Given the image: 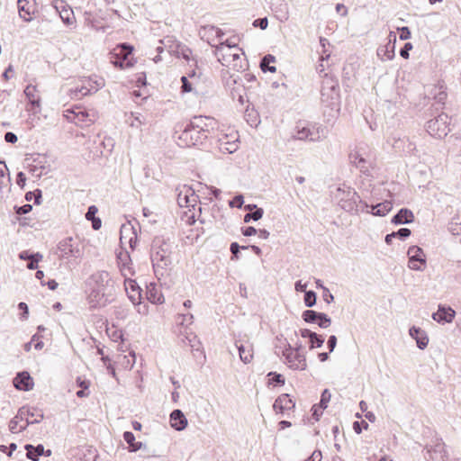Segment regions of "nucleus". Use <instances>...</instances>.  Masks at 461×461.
Returning a JSON list of instances; mask_svg holds the SVG:
<instances>
[{
    "instance_id": "nucleus-1",
    "label": "nucleus",
    "mask_w": 461,
    "mask_h": 461,
    "mask_svg": "<svg viewBox=\"0 0 461 461\" xmlns=\"http://www.w3.org/2000/svg\"><path fill=\"white\" fill-rule=\"evenodd\" d=\"M88 285L90 308L104 307L113 301L114 282L107 271H97L90 276Z\"/></svg>"
},
{
    "instance_id": "nucleus-2",
    "label": "nucleus",
    "mask_w": 461,
    "mask_h": 461,
    "mask_svg": "<svg viewBox=\"0 0 461 461\" xmlns=\"http://www.w3.org/2000/svg\"><path fill=\"white\" fill-rule=\"evenodd\" d=\"M207 121H211V118L194 116L185 125L180 126V133L177 136L178 144L185 147L203 144L209 134Z\"/></svg>"
},
{
    "instance_id": "nucleus-3",
    "label": "nucleus",
    "mask_w": 461,
    "mask_h": 461,
    "mask_svg": "<svg viewBox=\"0 0 461 461\" xmlns=\"http://www.w3.org/2000/svg\"><path fill=\"white\" fill-rule=\"evenodd\" d=\"M173 244L164 237H155L151 244L150 259L158 279L168 275L172 265Z\"/></svg>"
},
{
    "instance_id": "nucleus-4",
    "label": "nucleus",
    "mask_w": 461,
    "mask_h": 461,
    "mask_svg": "<svg viewBox=\"0 0 461 461\" xmlns=\"http://www.w3.org/2000/svg\"><path fill=\"white\" fill-rule=\"evenodd\" d=\"M321 103L330 108L331 111L338 112L340 105L339 81L333 76L325 74L321 82Z\"/></svg>"
},
{
    "instance_id": "nucleus-5",
    "label": "nucleus",
    "mask_w": 461,
    "mask_h": 461,
    "mask_svg": "<svg viewBox=\"0 0 461 461\" xmlns=\"http://www.w3.org/2000/svg\"><path fill=\"white\" fill-rule=\"evenodd\" d=\"M27 407L23 406L18 410L17 414L9 422V430L12 433L21 432L31 424L40 423L43 419V413L41 411L38 414Z\"/></svg>"
},
{
    "instance_id": "nucleus-6",
    "label": "nucleus",
    "mask_w": 461,
    "mask_h": 461,
    "mask_svg": "<svg viewBox=\"0 0 461 461\" xmlns=\"http://www.w3.org/2000/svg\"><path fill=\"white\" fill-rule=\"evenodd\" d=\"M448 124V115L445 113H441L434 119L426 122V131L430 136L442 139L449 132Z\"/></svg>"
},
{
    "instance_id": "nucleus-7",
    "label": "nucleus",
    "mask_w": 461,
    "mask_h": 461,
    "mask_svg": "<svg viewBox=\"0 0 461 461\" xmlns=\"http://www.w3.org/2000/svg\"><path fill=\"white\" fill-rule=\"evenodd\" d=\"M282 355L285 364L292 370L303 371L307 368L306 356L303 352H294L290 343L286 341Z\"/></svg>"
},
{
    "instance_id": "nucleus-8",
    "label": "nucleus",
    "mask_w": 461,
    "mask_h": 461,
    "mask_svg": "<svg viewBox=\"0 0 461 461\" xmlns=\"http://www.w3.org/2000/svg\"><path fill=\"white\" fill-rule=\"evenodd\" d=\"M424 457L428 461H448L446 445L441 438H434L424 447Z\"/></svg>"
},
{
    "instance_id": "nucleus-9",
    "label": "nucleus",
    "mask_w": 461,
    "mask_h": 461,
    "mask_svg": "<svg viewBox=\"0 0 461 461\" xmlns=\"http://www.w3.org/2000/svg\"><path fill=\"white\" fill-rule=\"evenodd\" d=\"M344 196L339 200L340 207L348 212H358V203L365 207H367L366 203L363 202L360 199V196L354 190H348L347 192L343 191Z\"/></svg>"
},
{
    "instance_id": "nucleus-10",
    "label": "nucleus",
    "mask_w": 461,
    "mask_h": 461,
    "mask_svg": "<svg viewBox=\"0 0 461 461\" xmlns=\"http://www.w3.org/2000/svg\"><path fill=\"white\" fill-rule=\"evenodd\" d=\"M408 267L416 271H423L427 266L423 249L418 246H411L407 251Z\"/></svg>"
},
{
    "instance_id": "nucleus-11",
    "label": "nucleus",
    "mask_w": 461,
    "mask_h": 461,
    "mask_svg": "<svg viewBox=\"0 0 461 461\" xmlns=\"http://www.w3.org/2000/svg\"><path fill=\"white\" fill-rule=\"evenodd\" d=\"M303 320L307 323H316L320 328L327 329L331 324V319L324 312L313 310H305L302 314Z\"/></svg>"
},
{
    "instance_id": "nucleus-12",
    "label": "nucleus",
    "mask_w": 461,
    "mask_h": 461,
    "mask_svg": "<svg viewBox=\"0 0 461 461\" xmlns=\"http://www.w3.org/2000/svg\"><path fill=\"white\" fill-rule=\"evenodd\" d=\"M198 200L199 196L195 194L191 187L186 185H184L177 194V203L180 207L193 208L194 210Z\"/></svg>"
},
{
    "instance_id": "nucleus-13",
    "label": "nucleus",
    "mask_w": 461,
    "mask_h": 461,
    "mask_svg": "<svg viewBox=\"0 0 461 461\" xmlns=\"http://www.w3.org/2000/svg\"><path fill=\"white\" fill-rule=\"evenodd\" d=\"M72 238H66L59 241L58 245V256L61 258H68L69 257L77 258L80 255L78 249H75Z\"/></svg>"
},
{
    "instance_id": "nucleus-14",
    "label": "nucleus",
    "mask_w": 461,
    "mask_h": 461,
    "mask_svg": "<svg viewBox=\"0 0 461 461\" xmlns=\"http://www.w3.org/2000/svg\"><path fill=\"white\" fill-rule=\"evenodd\" d=\"M388 42L384 46H381L377 49V56L382 59L391 60L394 58V50L396 42V34L393 32H390L387 37Z\"/></svg>"
},
{
    "instance_id": "nucleus-15",
    "label": "nucleus",
    "mask_w": 461,
    "mask_h": 461,
    "mask_svg": "<svg viewBox=\"0 0 461 461\" xmlns=\"http://www.w3.org/2000/svg\"><path fill=\"white\" fill-rule=\"evenodd\" d=\"M125 291L128 294V298L134 304H140L141 299V289L137 282L131 278H125L124 280Z\"/></svg>"
},
{
    "instance_id": "nucleus-16",
    "label": "nucleus",
    "mask_w": 461,
    "mask_h": 461,
    "mask_svg": "<svg viewBox=\"0 0 461 461\" xmlns=\"http://www.w3.org/2000/svg\"><path fill=\"white\" fill-rule=\"evenodd\" d=\"M14 386L20 391L28 392L33 387V380L26 371L19 372L14 378Z\"/></svg>"
},
{
    "instance_id": "nucleus-17",
    "label": "nucleus",
    "mask_w": 461,
    "mask_h": 461,
    "mask_svg": "<svg viewBox=\"0 0 461 461\" xmlns=\"http://www.w3.org/2000/svg\"><path fill=\"white\" fill-rule=\"evenodd\" d=\"M35 11L34 0H18L19 15L25 22L32 20V14H34Z\"/></svg>"
},
{
    "instance_id": "nucleus-18",
    "label": "nucleus",
    "mask_w": 461,
    "mask_h": 461,
    "mask_svg": "<svg viewBox=\"0 0 461 461\" xmlns=\"http://www.w3.org/2000/svg\"><path fill=\"white\" fill-rule=\"evenodd\" d=\"M295 406V402L290 398L289 394L283 393L279 395L273 405L276 413H284L285 411L292 410Z\"/></svg>"
},
{
    "instance_id": "nucleus-19",
    "label": "nucleus",
    "mask_w": 461,
    "mask_h": 461,
    "mask_svg": "<svg viewBox=\"0 0 461 461\" xmlns=\"http://www.w3.org/2000/svg\"><path fill=\"white\" fill-rule=\"evenodd\" d=\"M455 314V311L450 307L439 305L438 311L432 313V319L438 323L445 324L451 322Z\"/></svg>"
},
{
    "instance_id": "nucleus-20",
    "label": "nucleus",
    "mask_w": 461,
    "mask_h": 461,
    "mask_svg": "<svg viewBox=\"0 0 461 461\" xmlns=\"http://www.w3.org/2000/svg\"><path fill=\"white\" fill-rule=\"evenodd\" d=\"M116 258H117V263H118V266H119L120 270L122 272V275L123 276H125V277L128 275L133 276L134 275V271L132 270V268L131 267V260L129 252L128 251L120 252V253L117 254Z\"/></svg>"
},
{
    "instance_id": "nucleus-21",
    "label": "nucleus",
    "mask_w": 461,
    "mask_h": 461,
    "mask_svg": "<svg viewBox=\"0 0 461 461\" xmlns=\"http://www.w3.org/2000/svg\"><path fill=\"white\" fill-rule=\"evenodd\" d=\"M24 95L31 105V107L27 108V110L30 112H32L33 113H36L37 111L35 110V108H40V103H41V98L37 95L36 86H34L32 85L27 86L26 88L24 89Z\"/></svg>"
},
{
    "instance_id": "nucleus-22",
    "label": "nucleus",
    "mask_w": 461,
    "mask_h": 461,
    "mask_svg": "<svg viewBox=\"0 0 461 461\" xmlns=\"http://www.w3.org/2000/svg\"><path fill=\"white\" fill-rule=\"evenodd\" d=\"M409 334L413 339H415L417 347L420 349H424L427 348L429 338L423 330L419 327L412 326L409 330Z\"/></svg>"
},
{
    "instance_id": "nucleus-23",
    "label": "nucleus",
    "mask_w": 461,
    "mask_h": 461,
    "mask_svg": "<svg viewBox=\"0 0 461 461\" xmlns=\"http://www.w3.org/2000/svg\"><path fill=\"white\" fill-rule=\"evenodd\" d=\"M171 427L181 431L187 426V420L181 410H174L170 414Z\"/></svg>"
},
{
    "instance_id": "nucleus-24",
    "label": "nucleus",
    "mask_w": 461,
    "mask_h": 461,
    "mask_svg": "<svg viewBox=\"0 0 461 461\" xmlns=\"http://www.w3.org/2000/svg\"><path fill=\"white\" fill-rule=\"evenodd\" d=\"M104 86V80L102 77H99L95 86L92 85V77H89L87 80L84 81V84L80 86L79 92L81 96H85L93 93L97 92L99 89Z\"/></svg>"
},
{
    "instance_id": "nucleus-25",
    "label": "nucleus",
    "mask_w": 461,
    "mask_h": 461,
    "mask_svg": "<svg viewBox=\"0 0 461 461\" xmlns=\"http://www.w3.org/2000/svg\"><path fill=\"white\" fill-rule=\"evenodd\" d=\"M85 23L95 31H104L105 27L103 24L104 18L98 14L86 12L84 14Z\"/></svg>"
},
{
    "instance_id": "nucleus-26",
    "label": "nucleus",
    "mask_w": 461,
    "mask_h": 461,
    "mask_svg": "<svg viewBox=\"0 0 461 461\" xmlns=\"http://www.w3.org/2000/svg\"><path fill=\"white\" fill-rule=\"evenodd\" d=\"M413 221H414L413 212L407 208H402L398 211V212L395 215H393V217L391 220V222L395 225H401V224L411 223Z\"/></svg>"
},
{
    "instance_id": "nucleus-27",
    "label": "nucleus",
    "mask_w": 461,
    "mask_h": 461,
    "mask_svg": "<svg viewBox=\"0 0 461 461\" xmlns=\"http://www.w3.org/2000/svg\"><path fill=\"white\" fill-rule=\"evenodd\" d=\"M294 138L300 140H308L310 141H318L321 139L318 131H313L308 127L298 128Z\"/></svg>"
},
{
    "instance_id": "nucleus-28",
    "label": "nucleus",
    "mask_w": 461,
    "mask_h": 461,
    "mask_svg": "<svg viewBox=\"0 0 461 461\" xmlns=\"http://www.w3.org/2000/svg\"><path fill=\"white\" fill-rule=\"evenodd\" d=\"M214 31H215V26L204 25L199 29L198 33H199L200 38L203 41H207L208 44L211 45L212 47H215L216 45L214 44Z\"/></svg>"
},
{
    "instance_id": "nucleus-29",
    "label": "nucleus",
    "mask_w": 461,
    "mask_h": 461,
    "mask_svg": "<svg viewBox=\"0 0 461 461\" xmlns=\"http://www.w3.org/2000/svg\"><path fill=\"white\" fill-rule=\"evenodd\" d=\"M24 448L26 450V456L32 461H38L42 453H44V446L42 444L37 446L26 444Z\"/></svg>"
},
{
    "instance_id": "nucleus-30",
    "label": "nucleus",
    "mask_w": 461,
    "mask_h": 461,
    "mask_svg": "<svg viewBox=\"0 0 461 461\" xmlns=\"http://www.w3.org/2000/svg\"><path fill=\"white\" fill-rule=\"evenodd\" d=\"M240 360L245 363H250L253 359V348L251 345H244L236 343Z\"/></svg>"
},
{
    "instance_id": "nucleus-31",
    "label": "nucleus",
    "mask_w": 461,
    "mask_h": 461,
    "mask_svg": "<svg viewBox=\"0 0 461 461\" xmlns=\"http://www.w3.org/2000/svg\"><path fill=\"white\" fill-rule=\"evenodd\" d=\"M237 44L235 42L230 41V40H226L225 41L220 42L219 45L215 46V55L218 58L219 61H227L226 55L223 53L225 48L228 50H230L232 48H236Z\"/></svg>"
},
{
    "instance_id": "nucleus-32",
    "label": "nucleus",
    "mask_w": 461,
    "mask_h": 461,
    "mask_svg": "<svg viewBox=\"0 0 461 461\" xmlns=\"http://www.w3.org/2000/svg\"><path fill=\"white\" fill-rule=\"evenodd\" d=\"M147 298L151 303L154 304H161L164 303L163 294L159 290L156 288V286L152 285L147 287Z\"/></svg>"
},
{
    "instance_id": "nucleus-33",
    "label": "nucleus",
    "mask_w": 461,
    "mask_h": 461,
    "mask_svg": "<svg viewBox=\"0 0 461 461\" xmlns=\"http://www.w3.org/2000/svg\"><path fill=\"white\" fill-rule=\"evenodd\" d=\"M56 9L59 11V16L65 24H67V25L74 24V23L76 22V18L74 15V12L71 8H69V7L67 8L66 6H62L61 10H59V7L58 5H56Z\"/></svg>"
},
{
    "instance_id": "nucleus-34",
    "label": "nucleus",
    "mask_w": 461,
    "mask_h": 461,
    "mask_svg": "<svg viewBox=\"0 0 461 461\" xmlns=\"http://www.w3.org/2000/svg\"><path fill=\"white\" fill-rule=\"evenodd\" d=\"M393 208L392 203L389 201H384L372 207V214L375 216H384L386 215Z\"/></svg>"
},
{
    "instance_id": "nucleus-35",
    "label": "nucleus",
    "mask_w": 461,
    "mask_h": 461,
    "mask_svg": "<svg viewBox=\"0 0 461 461\" xmlns=\"http://www.w3.org/2000/svg\"><path fill=\"white\" fill-rule=\"evenodd\" d=\"M134 231V227L130 223L122 225L120 230V243L122 246L126 244L129 237L133 234Z\"/></svg>"
},
{
    "instance_id": "nucleus-36",
    "label": "nucleus",
    "mask_w": 461,
    "mask_h": 461,
    "mask_svg": "<svg viewBox=\"0 0 461 461\" xmlns=\"http://www.w3.org/2000/svg\"><path fill=\"white\" fill-rule=\"evenodd\" d=\"M114 56H115L114 59L112 60V63L117 68H131L134 64L132 62V58L123 59L122 57L117 55L116 53H114Z\"/></svg>"
},
{
    "instance_id": "nucleus-37",
    "label": "nucleus",
    "mask_w": 461,
    "mask_h": 461,
    "mask_svg": "<svg viewBox=\"0 0 461 461\" xmlns=\"http://www.w3.org/2000/svg\"><path fill=\"white\" fill-rule=\"evenodd\" d=\"M133 47L129 43H121L114 50L117 55L122 57L123 59L131 58V55L133 51Z\"/></svg>"
},
{
    "instance_id": "nucleus-38",
    "label": "nucleus",
    "mask_w": 461,
    "mask_h": 461,
    "mask_svg": "<svg viewBox=\"0 0 461 461\" xmlns=\"http://www.w3.org/2000/svg\"><path fill=\"white\" fill-rule=\"evenodd\" d=\"M267 376L270 377L268 380V384L273 386H283L285 383V379L283 375L276 372H269Z\"/></svg>"
},
{
    "instance_id": "nucleus-39",
    "label": "nucleus",
    "mask_w": 461,
    "mask_h": 461,
    "mask_svg": "<svg viewBox=\"0 0 461 461\" xmlns=\"http://www.w3.org/2000/svg\"><path fill=\"white\" fill-rule=\"evenodd\" d=\"M350 158L352 159V163H354V165L359 168L361 172L364 174L368 173L367 161L363 157L356 154L354 156H350Z\"/></svg>"
},
{
    "instance_id": "nucleus-40",
    "label": "nucleus",
    "mask_w": 461,
    "mask_h": 461,
    "mask_svg": "<svg viewBox=\"0 0 461 461\" xmlns=\"http://www.w3.org/2000/svg\"><path fill=\"white\" fill-rule=\"evenodd\" d=\"M324 341H325V339L322 335H320V334H317L316 332H314L313 336L311 337V339H309L310 349L322 347Z\"/></svg>"
},
{
    "instance_id": "nucleus-41",
    "label": "nucleus",
    "mask_w": 461,
    "mask_h": 461,
    "mask_svg": "<svg viewBox=\"0 0 461 461\" xmlns=\"http://www.w3.org/2000/svg\"><path fill=\"white\" fill-rule=\"evenodd\" d=\"M317 295L314 291L309 290L308 292L304 293V304L305 306L311 308L313 307L316 304Z\"/></svg>"
},
{
    "instance_id": "nucleus-42",
    "label": "nucleus",
    "mask_w": 461,
    "mask_h": 461,
    "mask_svg": "<svg viewBox=\"0 0 461 461\" xmlns=\"http://www.w3.org/2000/svg\"><path fill=\"white\" fill-rule=\"evenodd\" d=\"M331 393L329 389H324L321 395L320 407L321 410H325L328 407V403L330 401Z\"/></svg>"
},
{
    "instance_id": "nucleus-43",
    "label": "nucleus",
    "mask_w": 461,
    "mask_h": 461,
    "mask_svg": "<svg viewBox=\"0 0 461 461\" xmlns=\"http://www.w3.org/2000/svg\"><path fill=\"white\" fill-rule=\"evenodd\" d=\"M75 115L77 120L76 123L84 122L86 126H88L94 122V120L90 118L89 114L86 112H79Z\"/></svg>"
},
{
    "instance_id": "nucleus-44",
    "label": "nucleus",
    "mask_w": 461,
    "mask_h": 461,
    "mask_svg": "<svg viewBox=\"0 0 461 461\" xmlns=\"http://www.w3.org/2000/svg\"><path fill=\"white\" fill-rule=\"evenodd\" d=\"M25 199L27 201L33 200L35 204H40L41 200V191L40 189H36L34 192H27Z\"/></svg>"
},
{
    "instance_id": "nucleus-45",
    "label": "nucleus",
    "mask_w": 461,
    "mask_h": 461,
    "mask_svg": "<svg viewBox=\"0 0 461 461\" xmlns=\"http://www.w3.org/2000/svg\"><path fill=\"white\" fill-rule=\"evenodd\" d=\"M447 93L443 87V86H439V90L437 94H435L434 99L437 104L443 105L447 99Z\"/></svg>"
},
{
    "instance_id": "nucleus-46",
    "label": "nucleus",
    "mask_w": 461,
    "mask_h": 461,
    "mask_svg": "<svg viewBox=\"0 0 461 461\" xmlns=\"http://www.w3.org/2000/svg\"><path fill=\"white\" fill-rule=\"evenodd\" d=\"M42 258V255L40 253H34V257H32L28 264L27 267L31 270H34L38 268L39 261Z\"/></svg>"
},
{
    "instance_id": "nucleus-47",
    "label": "nucleus",
    "mask_w": 461,
    "mask_h": 461,
    "mask_svg": "<svg viewBox=\"0 0 461 461\" xmlns=\"http://www.w3.org/2000/svg\"><path fill=\"white\" fill-rule=\"evenodd\" d=\"M238 148V145L235 142H224L221 143V150L223 152H227L229 154L233 153Z\"/></svg>"
},
{
    "instance_id": "nucleus-48",
    "label": "nucleus",
    "mask_w": 461,
    "mask_h": 461,
    "mask_svg": "<svg viewBox=\"0 0 461 461\" xmlns=\"http://www.w3.org/2000/svg\"><path fill=\"white\" fill-rule=\"evenodd\" d=\"M393 233L395 234V238L404 240L405 239L410 237L411 231L408 228H401L397 231H393Z\"/></svg>"
},
{
    "instance_id": "nucleus-49",
    "label": "nucleus",
    "mask_w": 461,
    "mask_h": 461,
    "mask_svg": "<svg viewBox=\"0 0 461 461\" xmlns=\"http://www.w3.org/2000/svg\"><path fill=\"white\" fill-rule=\"evenodd\" d=\"M244 203V197L242 194H237L232 200L229 202L230 207L241 208Z\"/></svg>"
},
{
    "instance_id": "nucleus-50",
    "label": "nucleus",
    "mask_w": 461,
    "mask_h": 461,
    "mask_svg": "<svg viewBox=\"0 0 461 461\" xmlns=\"http://www.w3.org/2000/svg\"><path fill=\"white\" fill-rule=\"evenodd\" d=\"M32 210V205L30 203H26L21 206H14V211L17 214L23 215L27 214Z\"/></svg>"
},
{
    "instance_id": "nucleus-51",
    "label": "nucleus",
    "mask_w": 461,
    "mask_h": 461,
    "mask_svg": "<svg viewBox=\"0 0 461 461\" xmlns=\"http://www.w3.org/2000/svg\"><path fill=\"white\" fill-rule=\"evenodd\" d=\"M368 429V423H366L365 420L362 421H354L353 422V429L357 434H360L362 432V429Z\"/></svg>"
},
{
    "instance_id": "nucleus-52",
    "label": "nucleus",
    "mask_w": 461,
    "mask_h": 461,
    "mask_svg": "<svg viewBox=\"0 0 461 461\" xmlns=\"http://www.w3.org/2000/svg\"><path fill=\"white\" fill-rule=\"evenodd\" d=\"M179 318H181L180 324L188 326L193 323L194 321V316L192 313H183L179 315Z\"/></svg>"
},
{
    "instance_id": "nucleus-53",
    "label": "nucleus",
    "mask_w": 461,
    "mask_h": 461,
    "mask_svg": "<svg viewBox=\"0 0 461 461\" xmlns=\"http://www.w3.org/2000/svg\"><path fill=\"white\" fill-rule=\"evenodd\" d=\"M275 61H276L275 56H273L271 54H267V55L264 56L260 61L261 70H264L265 69L264 68H266V66H267L270 63H274Z\"/></svg>"
},
{
    "instance_id": "nucleus-54",
    "label": "nucleus",
    "mask_w": 461,
    "mask_h": 461,
    "mask_svg": "<svg viewBox=\"0 0 461 461\" xmlns=\"http://www.w3.org/2000/svg\"><path fill=\"white\" fill-rule=\"evenodd\" d=\"M17 448L15 443H10L8 447L0 445V452L5 453L8 456H11L13 452Z\"/></svg>"
},
{
    "instance_id": "nucleus-55",
    "label": "nucleus",
    "mask_w": 461,
    "mask_h": 461,
    "mask_svg": "<svg viewBox=\"0 0 461 461\" xmlns=\"http://www.w3.org/2000/svg\"><path fill=\"white\" fill-rule=\"evenodd\" d=\"M182 86L181 91L183 93H190L192 91V84L189 82L187 77L183 76L181 77Z\"/></svg>"
},
{
    "instance_id": "nucleus-56",
    "label": "nucleus",
    "mask_w": 461,
    "mask_h": 461,
    "mask_svg": "<svg viewBox=\"0 0 461 461\" xmlns=\"http://www.w3.org/2000/svg\"><path fill=\"white\" fill-rule=\"evenodd\" d=\"M267 25H268V20L267 17L258 18L253 22V26L258 27L261 30H266L267 28Z\"/></svg>"
},
{
    "instance_id": "nucleus-57",
    "label": "nucleus",
    "mask_w": 461,
    "mask_h": 461,
    "mask_svg": "<svg viewBox=\"0 0 461 461\" xmlns=\"http://www.w3.org/2000/svg\"><path fill=\"white\" fill-rule=\"evenodd\" d=\"M18 309L20 311H22V313H21V319L22 320H27L28 316H29V308H28V305L23 303V302H21L18 303Z\"/></svg>"
},
{
    "instance_id": "nucleus-58",
    "label": "nucleus",
    "mask_w": 461,
    "mask_h": 461,
    "mask_svg": "<svg viewBox=\"0 0 461 461\" xmlns=\"http://www.w3.org/2000/svg\"><path fill=\"white\" fill-rule=\"evenodd\" d=\"M230 250L232 254V259H238L240 250V246L237 242H232L230 246Z\"/></svg>"
},
{
    "instance_id": "nucleus-59",
    "label": "nucleus",
    "mask_w": 461,
    "mask_h": 461,
    "mask_svg": "<svg viewBox=\"0 0 461 461\" xmlns=\"http://www.w3.org/2000/svg\"><path fill=\"white\" fill-rule=\"evenodd\" d=\"M412 49V44L411 42H406L403 47L400 50V55L403 59L409 58V51Z\"/></svg>"
},
{
    "instance_id": "nucleus-60",
    "label": "nucleus",
    "mask_w": 461,
    "mask_h": 461,
    "mask_svg": "<svg viewBox=\"0 0 461 461\" xmlns=\"http://www.w3.org/2000/svg\"><path fill=\"white\" fill-rule=\"evenodd\" d=\"M241 233L246 237H251L258 233V230L253 226L241 228Z\"/></svg>"
},
{
    "instance_id": "nucleus-61",
    "label": "nucleus",
    "mask_w": 461,
    "mask_h": 461,
    "mask_svg": "<svg viewBox=\"0 0 461 461\" xmlns=\"http://www.w3.org/2000/svg\"><path fill=\"white\" fill-rule=\"evenodd\" d=\"M400 31V40L406 41L411 38V31L407 26H403L399 29Z\"/></svg>"
},
{
    "instance_id": "nucleus-62",
    "label": "nucleus",
    "mask_w": 461,
    "mask_h": 461,
    "mask_svg": "<svg viewBox=\"0 0 461 461\" xmlns=\"http://www.w3.org/2000/svg\"><path fill=\"white\" fill-rule=\"evenodd\" d=\"M249 214L252 218V221H257L263 217L264 210L259 207V208L256 209L255 211L250 212Z\"/></svg>"
},
{
    "instance_id": "nucleus-63",
    "label": "nucleus",
    "mask_w": 461,
    "mask_h": 461,
    "mask_svg": "<svg viewBox=\"0 0 461 461\" xmlns=\"http://www.w3.org/2000/svg\"><path fill=\"white\" fill-rule=\"evenodd\" d=\"M123 439L129 445V447L136 441L135 436L131 431H125L123 433Z\"/></svg>"
},
{
    "instance_id": "nucleus-64",
    "label": "nucleus",
    "mask_w": 461,
    "mask_h": 461,
    "mask_svg": "<svg viewBox=\"0 0 461 461\" xmlns=\"http://www.w3.org/2000/svg\"><path fill=\"white\" fill-rule=\"evenodd\" d=\"M321 452L320 450H314L312 454L303 461H321Z\"/></svg>"
}]
</instances>
